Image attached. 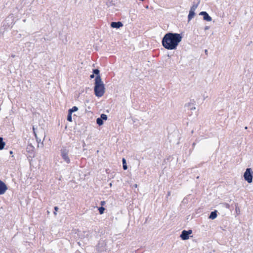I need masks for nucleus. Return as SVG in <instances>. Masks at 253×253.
<instances>
[{
	"label": "nucleus",
	"instance_id": "4c0bfd02",
	"mask_svg": "<svg viewBox=\"0 0 253 253\" xmlns=\"http://www.w3.org/2000/svg\"><path fill=\"white\" fill-rule=\"evenodd\" d=\"M77 244H78L79 246H81V244L80 242H78Z\"/></svg>",
	"mask_w": 253,
	"mask_h": 253
},
{
	"label": "nucleus",
	"instance_id": "f8f14e48",
	"mask_svg": "<svg viewBox=\"0 0 253 253\" xmlns=\"http://www.w3.org/2000/svg\"><path fill=\"white\" fill-rule=\"evenodd\" d=\"M90 234V233L89 231H84L83 232L79 231L78 235L80 239H83L84 238H88Z\"/></svg>",
	"mask_w": 253,
	"mask_h": 253
},
{
	"label": "nucleus",
	"instance_id": "72a5a7b5",
	"mask_svg": "<svg viewBox=\"0 0 253 253\" xmlns=\"http://www.w3.org/2000/svg\"><path fill=\"white\" fill-rule=\"evenodd\" d=\"M190 102H192V103H194V106L195 105V101H194V99H192V100H190Z\"/></svg>",
	"mask_w": 253,
	"mask_h": 253
},
{
	"label": "nucleus",
	"instance_id": "bb28decb",
	"mask_svg": "<svg viewBox=\"0 0 253 253\" xmlns=\"http://www.w3.org/2000/svg\"><path fill=\"white\" fill-rule=\"evenodd\" d=\"M33 133L37 139V141H38V137H37V133L36 132V128L34 127V126H33Z\"/></svg>",
	"mask_w": 253,
	"mask_h": 253
},
{
	"label": "nucleus",
	"instance_id": "9d476101",
	"mask_svg": "<svg viewBox=\"0 0 253 253\" xmlns=\"http://www.w3.org/2000/svg\"><path fill=\"white\" fill-rule=\"evenodd\" d=\"M92 73L95 76L94 82L102 80L100 74V70L98 68L93 69Z\"/></svg>",
	"mask_w": 253,
	"mask_h": 253
},
{
	"label": "nucleus",
	"instance_id": "2f4dec72",
	"mask_svg": "<svg viewBox=\"0 0 253 253\" xmlns=\"http://www.w3.org/2000/svg\"><path fill=\"white\" fill-rule=\"evenodd\" d=\"M210 26H206L205 27L204 30H205V31L208 30L210 29Z\"/></svg>",
	"mask_w": 253,
	"mask_h": 253
},
{
	"label": "nucleus",
	"instance_id": "a211bd4d",
	"mask_svg": "<svg viewBox=\"0 0 253 253\" xmlns=\"http://www.w3.org/2000/svg\"><path fill=\"white\" fill-rule=\"evenodd\" d=\"M122 163H123V169L124 170H126L128 169L126 161L125 158H123L122 159Z\"/></svg>",
	"mask_w": 253,
	"mask_h": 253
},
{
	"label": "nucleus",
	"instance_id": "ddd939ff",
	"mask_svg": "<svg viewBox=\"0 0 253 253\" xmlns=\"http://www.w3.org/2000/svg\"><path fill=\"white\" fill-rule=\"evenodd\" d=\"M217 210H214L211 211L209 216V218L212 220L215 219L217 216Z\"/></svg>",
	"mask_w": 253,
	"mask_h": 253
},
{
	"label": "nucleus",
	"instance_id": "a878e982",
	"mask_svg": "<svg viewBox=\"0 0 253 253\" xmlns=\"http://www.w3.org/2000/svg\"><path fill=\"white\" fill-rule=\"evenodd\" d=\"M59 210V208L57 206H55L54 207V211H53V214L54 215H57V211Z\"/></svg>",
	"mask_w": 253,
	"mask_h": 253
},
{
	"label": "nucleus",
	"instance_id": "e433bc0d",
	"mask_svg": "<svg viewBox=\"0 0 253 253\" xmlns=\"http://www.w3.org/2000/svg\"><path fill=\"white\" fill-rule=\"evenodd\" d=\"M109 185L110 187H111L112 186V182H111L109 184Z\"/></svg>",
	"mask_w": 253,
	"mask_h": 253
},
{
	"label": "nucleus",
	"instance_id": "dca6fc26",
	"mask_svg": "<svg viewBox=\"0 0 253 253\" xmlns=\"http://www.w3.org/2000/svg\"><path fill=\"white\" fill-rule=\"evenodd\" d=\"M5 146V142L3 141L2 137H0V150H2L4 149Z\"/></svg>",
	"mask_w": 253,
	"mask_h": 253
},
{
	"label": "nucleus",
	"instance_id": "0eeeda50",
	"mask_svg": "<svg viewBox=\"0 0 253 253\" xmlns=\"http://www.w3.org/2000/svg\"><path fill=\"white\" fill-rule=\"evenodd\" d=\"M108 117L105 114H101L99 117L96 119V124L98 126H101L104 124L105 121L107 120Z\"/></svg>",
	"mask_w": 253,
	"mask_h": 253
},
{
	"label": "nucleus",
	"instance_id": "473e14b6",
	"mask_svg": "<svg viewBox=\"0 0 253 253\" xmlns=\"http://www.w3.org/2000/svg\"><path fill=\"white\" fill-rule=\"evenodd\" d=\"M170 194H171L170 192V191H168L167 192V196H166L167 198H168L169 196H170Z\"/></svg>",
	"mask_w": 253,
	"mask_h": 253
},
{
	"label": "nucleus",
	"instance_id": "f3484780",
	"mask_svg": "<svg viewBox=\"0 0 253 253\" xmlns=\"http://www.w3.org/2000/svg\"><path fill=\"white\" fill-rule=\"evenodd\" d=\"M185 107H187L189 108V109L191 110L196 109L195 107L194 106V103H192V102H189L187 104H185Z\"/></svg>",
	"mask_w": 253,
	"mask_h": 253
},
{
	"label": "nucleus",
	"instance_id": "1a4fd4ad",
	"mask_svg": "<svg viewBox=\"0 0 253 253\" xmlns=\"http://www.w3.org/2000/svg\"><path fill=\"white\" fill-rule=\"evenodd\" d=\"M8 189L7 185L0 179V195L4 194Z\"/></svg>",
	"mask_w": 253,
	"mask_h": 253
},
{
	"label": "nucleus",
	"instance_id": "412c9836",
	"mask_svg": "<svg viewBox=\"0 0 253 253\" xmlns=\"http://www.w3.org/2000/svg\"><path fill=\"white\" fill-rule=\"evenodd\" d=\"M235 211L237 215H239L240 214V210L239 207H238V203H234Z\"/></svg>",
	"mask_w": 253,
	"mask_h": 253
},
{
	"label": "nucleus",
	"instance_id": "b1692460",
	"mask_svg": "<svg viewBox=\"0 0 253 253\" xmlns=\"http://www.w3.org/2000/svg\"><path fill=\"white\" fill-rule=\"evenodd\" d=\"M107 5L108 6H110L115 5V3L114 2L113 0H108V1L107 2Z\"/></svg>",
	"mask_w": 253,
	"mask_h": 253
},
{
	"label": "nucleus",
	"instance_id": "c756f323",
	"mask_svg": "<svg viewBox=\"0 0 253 253\" xmlns=\"http://www.w3.org/2000/svg\"><path fill=\"white\" fill-rule=\"evenodd\" d=\"M95 78V76H94V75H93V74H91L89 76V78L90 79H93Z\"/></svg>",
	"mask_w": 253,
	"mask_h": 253
},
{
	"label": "nucleus",
	"instance_id": "58836bf2",
	"mask_svg": "<svg viewBox=\"0 0 253 253\" xmlns=\"http://www.w3.org/2000/svg\"><path fill=\"white\" fill-rule=\"evenodd\" d=\"M205 52L207 54V53L208 52V50L207 49H205Z\"/></svg>",
	"mask_w": 253,
	"mask_h": 253
},
{
	"label": "nucleus",
	"instance_id": "6e6552de",
	"mask_svg": "<svg viewBox=\"0 0 253 253\" xmlns=\"http://www.w3.org/2000/svg\"><path fill=\"white\" fill-rule=\"evenodd\" d=\"M124 24L121 21H113L110 23V27L112 28H115L116 29H120L123 27Z\"/></svg>",
	"mask_w": 253,
	"mask_h": 253
},
{
	"label": "nucleus",
	"instance_id": "393cba45",
	"mask_svg": "<svg viewBox=\"0 0 253 253\" xmlns=\"http://www.w3.org/2000/svg\"><path fill=\"white\" fill-rule=\"evenodd\" d=\"M224 207H225L226 208L229 209L231 210V206H230V205H229L228 203H223L222 204Z\"/></svg>",
	"mask_w": 253,
	"mask_h": 253
},
{
	"label": "nucleus",
	"instance_id": "39448f33",
	"mask_svg": "<svg viewBox=\"0 0 253 253\" xmlns=\"http://www.w3.org/2000/svg\"><path fill=\"white\" fill-rule=\"evenodd\" d=\"M192 233V230L189 229L188 230H183L181 231L180 235V238L182 240H187L189 239L190 235Z\"/></svg>",
	"mask_w": 253,
	"mask_h": 253
},
{
	"label": "nucleus",
	"instance_id": "4be33fe9",
	"mask_svg": "<svg viewBox=\"0 0 253 253\" xmlns=\"http://www.w3.org/2000/svg\"><path fill=\"white\" fill-rule=\"evenodd\" d=\"M97 208H98V211L99 214H102L104 213V211L105 210V208H104L103 207H98Z\"/></svg>",
	"mask_w": 253,
	"mask_h": 253
},
{
	"label": "nucleus",
	"instance_id": "423d86ee",
	"mask_svg": "<svg viewBox=\"0 0 253 253\" xmlns=\"http://www.w3.org/2000/svg\"><path fill=\"white\" fill-rule=\"evenodd\" d=\"M34 147L31 144H28L26 147V151L27 153V157L30 158H34L35 152H34Z\"/></svg>",
	"mask_w": 253,
	"mask_h": 253
},
{
	"label": "nucleus",
	"instance_id": "5701e85b",
	"mask_svg": "<svg viewBox=\"0 0 253 253\" xmlns=\"http://www.w3.org/2000/svg\"><path fill=\"white\" fill-rule=\"evenodd\" d=\"M67 120L70 122H72V114L68 112Z\"/></svg>",
	"mask_w": 253,
	"mask_h": 253
},
{
	"label": "nucleus",
	"instance_id": "c85d7f7f",
	"mask_svg": "<svg viewBox=\"0 0 253 253\" xmlns=\"http://www.w3.org/2000/svg\"><path fill=\"white\" fill-rule=\"evenodd\" d=\"M9 154L11 155V157L13 158V159H15L13 155V152L11 150L9 151Z\"/></svg>",
	"mask_w": 253,
	"mask_h": 253
},
{
	"label": "nucleus",
	"instance_id": "aec40b11",
	"mask_svg": "<svg viewBox=\"0 0 253 253\" xmlns=\"http://www.w3.org/2000/svg\"><path fill=\"white\" fill-rule=\"evenodd\" d=\"M199 2H198L197 3H195V2H193V4L192 6L191 7L190 10L193 11L195 12L196 9L197 8L198 5H199Z\"/></svg>",
	"mask_w": 253,
	"mask_h": 253
},
{
	"label": "nucleus",
	"instance_id": "f704fd0d",
	"mask_svg": "<svg viewBox=\"0 0 253 253\" xmlns=\"http://www.w3.org/2000/svg\"><path fill=\"white\" fill-rule=\"evenodd\" d=\"M196 145V143L195 142H193V144H192V147L194 148L195 147Z\"/></svg>",
	"mask_w": 253,
	"mask_h": 253
},
{
	"label": "nucleus",
	"instance_id": "4468645a",
	"mask_svg": "<svg viewBox=\"0 0 253 253\" xmlns=\"http://www.w3.org/2000/svg\"><path fill=\"white\" fill-rule=\"evenodd\" d=\"M106 246V243H105V241L101 240L99 241L97 245H96V248L97 249H103V248Z\"/></svg>",
	"mask_w": 253,
	"mask_h": 253
},
{
	"label": "nucleus",
	"instance_id": "6ab92c4d",
	"mask_svg": "<svg viewBox=\"0 0 253 253\" xmlns=\"http://www.w3.org/2000/svg\"><path fill=\"white\" fill-rule=\"evenodd\" d=\"M78 110V107L74 106L72 107V108L69 109L68 111V112L71 114H73V113L75 112Z\"/></svg>",
	"mask_w": 253,
	"mask_h": 253
},
{
	"label": "nucleus",
	"instance_id": "7ed1b4c3",
	"mask_svg": "<svg viewBox=\"0 0 253 253\" xmlns=\"http://www.w3.org/2000/svg\"><path fill=\"white\" fill-rule=\"evenodd\" d=\"M69 149L65 146H62L60 149V156L62 159L67 164H70L71 162L70 159L69 157Z\"/></svg>",
	"mask_w": 253,
	"mask_h": 253
},
{
	"label": "nucleus",
	"instance_id": "ea45409f",
	"mask_svg": "<svg viewBox=\"0 0 253 253\" xmlns=\"http://www.w3.org/2000/svg\"><path fill=\"white\" fill-rule=\"evenodd\" d=\"M245 128L246 129H247L248 128V127H247V126H246V127H245Z\"/></svg>",
	"mask_w": 253,
	"mask_h": 253
},
{
	"label": "nucleus",
	"instance_id": "cd10ccee",
	"mask_svg": "<svg viewBox=\"0 0 253 253\" xmlns=\"http://www.w3.org/2000/svg\"><path fill=\"white\" fill-rule=\"evenodd\" d=\"M106 204V202L105 201H101L100 203V207H103Z\"/></svg>",
	"mask_w": 253,
	"mask_h": 253
},
{
	"label": "nucleus",
	"instance_id": "2eb2a0df",
	"mask_svg": "<svg viewBox=\"0 0 253 253\" xmlns=\"http://www.w3.org/2000/svg\"><path fill=\"white\" fill-rule=\"evenodd\" d=\"M196 15V13L191 10H189V14L188 15V22H189L192 19L194 18L195 15Z\"/></svg>",
	"mask_w": 253,
	"mask_h": 253
},
{
	"label": "nucleus",
	"instance_id": "7c9ffc66",
	"mask_svg": "<svg viewBox=\"0 0 253 253\" xmlns=\"http://www.w3.org/2000/svg\"><path fill=\"white\" fill-rule=\"evenodd\" d=\"M234 203H235V202H233V204H232L230 206H231V210H233L234 207H235V206H234Z\"/></svg>",
	"mask_w": 253,
	"mask_h": 253
},
{
	"label": "nucleus",
	"instance_id": "c9c22d12",
	"mask_svg": "<svg viewBox=\"0 0 253 253\" xmlns=\"http://www.w3.org/2000/svg\"><path fill=\"white\" fill-rule=\"evenodd\" d=\"M137 186H138V185H137V184H134V185H133V187H134L135 188H137Z\"/></svg>",
	"mask_w": 253,
	"mask_h": 253
},
{
	"label": "nucleus",
	"instance_id": "f03ea898",
	"mask_svg": "<svg viewBox=\"0 0 253 253\" xmlns=\"http://www.w3.org/2000/svg\"><path fill=\"white\" fill-rule=\"evenodd\" d=\"M105 92V87L102 80L95 81L94 83V94L97 97L103 96Z\"/></svg>",
	"mask_w": 253,
	"mask_h": 253
},
{
	"label": "nucleus",
	"instance_id": "9b49d317",
	"mask_svg": "<svg viewBox=\"0 0 253 253\" xmlns=\"http://www.w3.org/2000/svg\"><path fill=\"white\" fill-rule=\"evenodd\" d=\"M199 15L203 16V20L208 22H210L212 20V18L208 13L206 11H201L199 13Z\"/></svg>",
	"mask_w": 253,
	"mask_h": 253
},
{
	"label": "nucleus",
	"instance_id": "f257e3e1",
	"mask_svg": "<svg viewBox=\"0 0 253 253\" xmlns=\"http://www.w3.org/2000/svg\"><path fill=\"white\" fill-rule=\"evenodd\" d=\"M183 37V33H176L169 32L163 37L162 44L167 50H176Z\"/></svg>",
	"mask_w": 253,
	"mask_h": 253
},
{
	"label": "nucleus",
	"instance_id": "20e7f679",
	"mask_svg": "<svg viewBox=\"0 0 253 253\" xmlns=\"http://www.w3.org/2000/svg\"><path fill=\"white\" fill-rule=\"evenodd\" d=\"M244 179L249 183L253 182V171L251 168L246 169L243 175Z\"/></svg>",
	"mask_w": 253,
	"mask_h": 253
}]
</instances>
